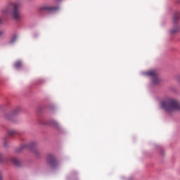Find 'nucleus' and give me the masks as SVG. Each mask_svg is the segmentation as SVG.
Wrapping results in <instances>:
<instances>
[{"instance_id":"nucleus-6","label":"nucleus","mask_w":180,"mask_h":180,"mask_svg":"<svg viewBox=\"0 0 180 180\" xmlns=\"http://www.w3.org/2000/svg\"><path fill=\"white\" fill-rule=\"evenodd\" d=\"M42 11H46V12H49V13H53V12H57L58 10V6H45L41 7Z\"/></svg>"},{"instance_id":"nucleus-1","label":"nucleus","mask_w":180,"mask_h":180,"mask_svg":"<svg viewBox=\"0 0 180 180\" xmlns=\"http://www.w3.org/2000/svg\"><path fill=\"white\" fill-rule=\"evenodd\" d=\"M161 106L168 113H171L176 110L180 112V102L174 98L169 97L165 98L161 102Z\"/></svg>"},{"instance_id":"nucleus-14","label":"nucleus","mask_w":180,"mask_h":180,"mask_svg":"<svg viewBox=\"0 0 180 180\" xmlns=\"http://www.w3.org/2000/svg\"><path fill=\"white\" fill-rule=\"evenodd\" d=\"M4 34H5V31L0 30V37H2V36H4Z\"/></svg>"},{"instance_id":"nucleus-12","label":"nucleus","mask_w":180,"mask_h":180,"mask_svg":"<svg viewBox=\"0 0 180 180\" xmlns=\"http://www.w3.org/2000/svg\"><path fill=\"white\" fill-rule=\"evenodd\" d=\"M26 147H27V146L26 145L20 147L19 148L17 149V153H20V151H22L23 148H26Z\"/></svg>"},{"instance_id":"nucleus-15","label":"nucleus","mask_w":180,"mask_h":180,"mask_svg":"<svg viewBox=\"0 0 180 180\" xmlns=\"http://www.w3.org/2000/svg\"><path fill=\"white\" fill-rule=\"evenodd\" d=\"M0 162H2V155L0 154Z\"/></svg>"},{"instance_id":"nucleus-17","label":"nucleus","mask_w":180,"mask_h":180,"mask_svg":"<svg viewBox=\"0 0 180 180\" xmlns=\"http://www.w3.org/2000/svg\"><path fill=\"white\" fill-rule=\"evenodd\" d=\"M0 180H2V176H1V174H0Z\"/></svg>"},{"instance_id":"nucleus-16","label":"nucleus","mask_w":180,"mask_h":180,"mask_svg":"<svg viewBox=\"0 0 180 180\" xmlns=\"http://www.w3.org/2000/svg\"><path fill=\"white\" fill-rule=\"evenodd\" d=\"M2 23V18H0V24Z\"/></svg>"},{"instance_id":"nucleus-4","label":"nucleus","mask_w":180,"mask_h":180,"mask_svg":"<svg viewBox=\"0 0 180 180\" xmlns=\"http://www.w3.org/2000/svg\"><path fill=\"white\" fill-rule=\"evenodd\" d=\"M46 161L52 168H57L60 165V162L56 160L53 154H48L46 155Z\"/></svg>"},{"instance_id":"nucleus-8","label":"nucleus","mask_w":180,"mask_h":180,"mask_svg":"<svg viewBox=\"0 0 180 180\" xmlns=\"http://www.w3.org/2000/svg\"><path fill=\"white\" fill-rule=\"evenodd\" d=\"M11 161L13 162V165H17V167L20 165V162H19V160L16 159L15 158H12Z\"/></svg>"},{"instance_id":"nucleus-3","label":"nucleus","mask_w":180,"mask_h":180,"mask_svg":"<svg viewBox=\"0 0 180 180\" xmlns=\"http://www.w3.org/2000/svg\"><path fill=\"white\" fill-rule=\"evenodd\" d=\"M180 19V11H176L173 15V22L174 26L170 30L171 34H175V33H179V25H178V20Z\"/></svg>"},{"instance_id":"nucleus-13","label":"nucleus","mask_w":180,"mask_h":180,"mask_svg":"<svg viewBox=\"0 0 180 180\" xmlns=\"http://www.w3.org/2000/svg\"><path fill=\"white\" fill-rule=\"evenodd\" d=\"M17 39H18V37H17L16 36L13 37L11 39V41H10L11 44L15 43V42L16 41Z\"/></svg>"},{"instance_id":"nucleus-7","label":"nucleus","mask_w":180,"mask_h":180,"mask_svg":"<svg viewBox=\"0 0 180 180\" xmlns=\"http://www.w3.org/2000/svg\"><path fill=\"white\" fill-rule=\"evenodd\" d=\"M49 124L51 126H53L55 127V129H58L60 127V125L58 124V122H57L56 120H52L50 121Z\"/></svg>"},{"instance_id":"nucleus-11","label":"nucleus","mask_w":180,"mask_h":180,"mask_svg":"<svg viewBox=\"0 0 180 180\" xmlns=\"http://www.w3.org/2000/svg\"><path fill=\"white\" fill-rule=\"evenodd\" d=\"M32 153H34V154L36 155H39V150H37V148H34L32 149Z\"/></svg>"},{"instance_id":"nucleus-10","label":"nucleus","mask_w":180,"mask_h":180,"mask_svg":"<svg viewBox=\"0 0 180 180\" xmlns=\"http://www.w3.org/2000/svg\"><path fill=\"white\" fill-rule=\"evenodd\" d=\"M15 134H16V131L15 130L8 131V136H10L11 137H12V136H15Z\"/></svg>"},{"instance_id":"nucleus-9","label":"nucleus","mask_w":180,"mask_h":180,"mask_svg":"<svg viewBox=\"0 0 180 180\" xmlns=\"http://www.w3.org/2000/svg\"><path fill=\"white\" fill-rule=\"evenodd\" d=\"M22 62L20 60H18L14 63V67L17 69L22 68Z\"/></svg>"},{"instance_id":"nucleus-2","label":"nucleus","mask_w":180,"mask_h":180,"mask_svg":"<svg viewBox=\"0 0 180 180\" xmlns=\"http://www.w3.org/2000/svg\"><path fill=\"white\" fill-rule=\"evenodd\" d=\"M20 6V3L19 2L9 4L4 12V13H9V12H12L13 20H20V19H22V13L19 9Z\"/></svg>"},{"instance_id":"nucleus-5","label":"nucleus","mask_w":180,"mask_h":180,"mask_svg":"<svg viewBox=\"0 0 180 180\" xmlns=\"http://www.w3.org/2000/svg\"><path fill=\"white\" fill-rule=\"evenodd\" d=\"M146 75L152 79L153 84L157 85L160 84V79H158V72L155 70H150L146 73Z\"/></svg>"}]
</instances>
